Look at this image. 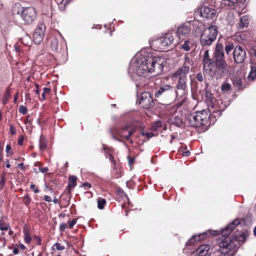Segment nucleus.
<instances>
[{
	"label": "nucleus",
	"mask_w": 256,
	"mask_h": 256,
	"mask_svg": "<svg viewBox=\"0 0 256 256\" xmlns=\"http://www.w3.org/2000/svg\"><path fill=\"white\" fill-rule=\"evenodd\" d=\"M192 46V44L188 40L184 41V43L180 46V48L185 51H189Z\"/></svg>",
	"instance_id": "nucleus-25"
},
{
	"label": "nucleus",
	"mask_w": 256,
	"mask_h": 256,
	"mask_svg": "<svg viewBox=\"0 0 256 256\" xmlns=\"http://www.w3.org/2000/svg\"><path fill=\"white\" fill-rule=\"evenodd\" d=\"M109 151H110V150L108 152H106L108 153V158L112 162H114V164H115V161L114 160V156L110 153L108 152H109Z\"/></svg>",
	"instance_id": "nucleus-40"
},
{
	"label": "nucleus",
	"mask_w": 256,
	"mask_h": 256,
	"mask_svg": "<svg viewBox=\"0 0 256 256\" xmlns=\"http://www.w3.org/2000/svg\"><path fill=\"white\" fill-rule=\"evenodd\" d=\"M44 200L48 202H52V198L50 196H45L44 197Z\"/></svg>",
	"instance_id": "nucleus-48"
},
{
	"label": "nucleus",
	"mask_w": 256,
	"mask_h": 256,
	"mask_svg": "<svg viewBox=\"0 0 256 256\" xmlns=\"http://www.w3.org/2000/svg\"><path fill=\"white\" fill-rule=\"evenodd\" d=\"M202 63L204 70L210 74L222 78L230 73V66L224 59V46L222 44L216 45L212 59L210 58L208 50L204 51Z\"/></svg>",
	"instance_id": "nucleus-1"
},
{
	"label": "nucleus",
	"mask_w": 256,
	"mask_h": 256,
	"mask_svg": "<svg viewBox=\"0 0 256 256\" xmlns=\"http://www.w3.org/2000/svg\"><path fill=\"white\" fill-rule=\"evenodd\" d=\"M142 136H146L148 138H152L154 136V134L152 132H142Z\"/></svg>",
	"instance_id": "nucleus-41"
},
{
	"label": "nucleus",
	"mask_w": 256,
	"mask_h": 256,
	"mask_svg": "<svg viewBox=\"0 0 256 256\" xmlns=\"http://www.w3.org/2000/svg\"><path fill=\"white\" fill-rule=\"evenodd\" d=\"M190 154V152L188 150L183 152L182 155L184 156H188Z\"/></svg>",
	"instance_id": "nucleus-55"
},
{
	"label": "nucleus",
	"mask_w": 256,
	"mask_h": 256,
	"mask_svg": "<svg viewBox=\"0 0 256 256\" xmlns=\"http://www.w3.org/2000/svg\"><path fill=\"white\" fill-rule=\"evenodd\" d=\"M10 165L9 162H8L6 164V167L8 168H10Z\"/></svg>",
	"instance_id": "nucleus-63"
},
{
	"label": "nucleus",
	"mask_w": 256,
	"mask_h": 256,
	"mask_svg": "<svg viewBox=\"0 0 256 256\" xmlns=\"http://www.w3.org/2000/svg\"><path fill=\"white\" fill-rule=\"evenodd\" d=\"M161 122H156V123L154 124V130H157L158 128H160L161 127Z\"/></svg>",
	"instance_id": "nucleus-42"
},
{
	"label": "nucleus",
	"mask_w": 256,
	"mask_h": 256,
	"mask_svg": "<svg viewBox=\"0 0 256 256\" xmlns=\"http://www.w3.org/2000/svg\"><path fill=\"white\" fill-rule=\"evenodd\" d=\"M74 226V225H60V229L62 231L64 230L66 228L72 229L73 228Z\"/></svg>",
	"instance_id": "nucleus-37"
},
{
	"label": "nucleus",
	"mask_w": 256,
	"mask_h": 256,
	"mask_svg": "<svg viewBox=\"0 0 256 256\" xmlns=\"http://www.w3.org/2000/svg\"><path fill=\"white\" fill-rule=\"evenodd\" d=\"M165 64L164 60L161 58L142 56L137 58L131 66L138 76L144 77L148 73H154V76L161 74Z\"/></svg>",
	"instance_id": "nucleus-2"
},
{
	"label": "nucleus",
	"mask_w": 256,
	"mask_h": 256,
	"mask_svg": "<svg viewBox=\"0 0 256 256\" xmlns=\"http://www.w3.org/2000/svg\"><path fill=\"white\" fill-rule=\"evenodd\" d=\"M5 182V178L4 176H2L0 178V184L2 186Z\"/></svg>",
	"instance_id": "nucleus-49"
},
{
	"label": "nucleus",
	"mask_w": 256,
	"mask_h": 256,
	"mask_svg": "<svg viewBox=\"0 0 256 256\" xmlns=\"http://www.w3.org/2000/svg\"><path fill=\"white\" fill-rule=\"evenodd\" d=\"M39 170L40 172L44 173V172H47L48 171V169L47 167H44V168L42 167V168H40Z\"/></svg>",
	"instance_id": "nucleus-45"
},
{
	"label": "nucleus",
	"mask_w": 256,
	"mask_h": 256,
	"mask_svg": "<svg viewBox=\"0 0 256 256\" xmlns=\"http://www.w3.org/2000/svg\"><path fill=\"white\" fill-rule=\"evenodd\" d=\"M200 14L201 16L206 19H212L216 15L214 10L206 6L200 8Z\"/></svg>",
	"instance_id": "nucleus-16"
},
{
	"label": "nucleus",
	"mask_w": 256,
	"mask_h": 256,
	"mask_svg": "<svg viewBox=\"0 0 256 256\" xmlns=\"http://www.w3.org/2000/svg\"><path fill=\"white\" fill-rule=\"evenodd\" d=\"M210 115L204 110L190 114L187 121L191 126L202 127L207 124Z\"/></svg>",
	"instance_id": "nucleus-5"
},
{
	"label": "nucleus",
	"mask_w": 256,
	"mask_h": 256,
	"mask_svg": "<svg viewBox=\"0 0 256 256\" xmlns=\"http://www.w3.org/2000/svg\"><path fill=\"white\" fill-rule=\"evenodd\" d=\"M68 192H70V189L76 185L77 178L75 176H71L68 178Z\"/></svg>",
	"instance_id": "nucleus-22"
},
{
	"label": "nucleus",
	"mask_w": 256,
	"mask_h": 256,
	"mask_svg": "<svg viewBox=\"0 0 256 256\" xmlns=\"http://www.w3.org/2000/svg\"><path fill=\"white\" fill-rule=\"evenodd\" d=\"M210 246L209 244L202 245L198 248L196 252L198 256H210Z\"/></svg>",
	"instance_id": "nucleus-18"
},
{
	"label": "nucleus",
	"mask_w": 256,
	"mask_h": 256,
	"mask_svg": "<svg viewBox=\"0 0 256 256\" xmlns=\"http://www.w3.org/2000/svg\"><path fill=\"white\" fill-rule=\"evenodd\" d=\"M23 232L25 242L29 244L31 242L32 238L35 236L33 226L30 225H24L23 228Z\"/></svg>",
	"instance_id": "nucleus-14"
},
{
	"label": "nucleus",
	"mask_w": 256,
	"mask_h": 256,
	"mask_svg": "<svg viewBox=\"0 0 256 256\" xmlns=\"http://www.w3.org/2000/svg\"><path fill=\"white\" fill-rule=\"evenodd\" d=\"M184 60L182 66L172 74V78L178 80L176 88L185 92L188 88L187 75L190 72V66L193 64V62L189 58L188 54L185 55Z\"/></svg>",
	"instance_id": "nucleus-3"
},
{
	"label": "nucleus",
	"mask_w": 256,
	"mask_h": 256,
	"mask_svg": "<svg viewBox=\"0 0 256 256\" xmlns=\"http://www.w3.org/2000/svg\"><path fill=\"white\" fill-rule=\"evenodd\" d=\"M234 45L232 43H228V44H226V46H225V48H224V50H225V51L226 52V54H230V52L232 50H234Z\"/></svg>",
	"instance_id": "nucleus-28"
},
{
	"label": "nucleus",
	"mask_w": 256,
	"mask_h": 256,
	"mask_svg": "<svg viewBox=\"0 0 256 256\" xmlns=\"http://www.w3.org/2000/svg\"><path fill=\"white\" fill-rule=\"evenodd\" d=\"M202 24H200V26H198V28L196 29H200V28L202 27ZM197 30H196V31Z\"/></svg>",
	"instance_id": "nucleus-61"
},
{
	"label": "nucleus",
	"mask_w": 256,
	"mask_h": 256,
	"mask_svg": "<svg viewBox=\"0 0 256 256\" xmlns=\"http://www.w3.org/2000/svg\"><path fill=\"white\" fill-rule=\"evenodd\" d=\"M10 228V225H0V230L2 231L8 230Z\"/></svg>",
	"instance_id": "nucleus-39"
},
{
	"label": "nucleus",
	"mask_w": 256,
	"mask_h": 256,
	"mask_svg": "<svg viewBox=\"0 0 256 256\" xmlns=\"http://www.w3.org/2000/svg\"><path fill=\"white\" fill-rule=\"evenodd\" d=\"M190 30V24H182L176 30L177 36L180 38H184L189 36Z\"/></svg>",
	"instance_id": "nucleus-15"
},
{
	"label": "nucleus",
	"mask_w": 256,
	"mask_h": 256,
	"mask_svg": "<svg viewBox=\"0 0 256 256\" xmlns=\"http://www.w3.org/2000/svg\"><path fill=\"white\" fill-rule=\"evenodd\" d=\"M18 111H19V112H20L23 114H26V112H28V110L26 108V107L24 106L23 105H20L19 106Z\"/></svg>",
	"instance_id": "nucleus-34"
},
{
	"label": "nucleus",
	"mask_w": 256,
	"mask_h": 256,
	"mask_svg": "<svg viewBox=\"0 0 256 256\" xmlns=\"http://www.w3.org/2000/svg\"><path fill=\"white\" fill-rule=\"evenodd\" d=\"M53 202H54V204H57V203H58V199H56V198H54V199L53 200Z\"/></svg>",
	"instance_id": "nucleus-62"
},
{
	"label": "nucleus",
	"mask_w": 256,
	"mask_h": 256,
	"mask_svg": "<svg viewBox=\"0 0 256 256\" xmlns=\"http://www.w3.org/2000/svg\"><path fill=\"white\" fill-rule=\"evenodd\" d=\"M21 10L18 12V14L26 24H30L34 22L37 16V12L33 7H22Z\"/></svg>",
	"instance_id": "nucleus-7"
},
{
	"label": "nucleus",
	"mask_w": 256,
	"mask_h": 256,
	"mask_svg": "<svg viewBox=\"0 0 256 256\" xmlns=\"http://www.w3.org/2000/svg\"><path fill=\"white\" fill-rule=\"evenodd\" d=\"M233 57L235 62L237 64L243 62L246 58L245 50L240 46H236L233 52Z\"/></svg>",
	"instance_id": "nucleus-12"
},
{
	"label": "nucleus",
	"mask_w": 256,
	"mask_h": 256,
	"mask_svg": "<svg viewBox=\"0 0 256 256\" xmlns=\"http://www.w3.org/2000/svg\"><path fill=\"white\" fill-rule=\"evenodd\" d=\"M18 252H19V251L17 248H14L13 249L12 252L14 254H18Z\"/></svg>",
	"instance_id": "nucleus-51"
},
{
	"label": "nucleus",
	"mask_w": 256,
	"mask_h": 256,
	"mask_svg": "<svg viewBox=\"0 0 256 256\" xmlns=\"http://www.w3.org/2000/svg\"><path fill=\"white\" fill-rule=\"evenodd\" d=\"M58 4V9L60 11H64L66 6L70 4L72 0H62L59 2L58 0H56Z\"/></svg>",
	"instance_id": "nucleus-23"
},
{
	"label": "nucleus",
	"mask_w": 256,
	"mask_h": 256,
	"mask_svg": "<svg viewBox=\"0 0 256 256\" xmlns=\"http://www.w3.org/2000/svg\"><path fill=\"white\" fill-rule=\"evenodd\" d=\"M218 28L216 26H211L205 28L202 32L200 44L203 47L210 46L216 40Z\"/></svg>",
	"instance_id": "nucleus-4"
},
{
	"label": "nucleus",
	"mask_w": 256,
	"mask_h": 256,
	"mask_svg": "<svg viewBox=\"0 0 256 256\" xmlns=\"http://www.w3.org/2000/svg\"><path fill=\"white\" fill-rule=\"evenodd\" d=\"M174 39L172 34L168 33L156 40L154 42V44L160 50H164L166 46H170L172 48L174 46V44H173Z\"/></svg>",
	"instance_id": "nucleus-8"
},
{
	"label": "nucleus",
	"mask_w": 256,
	"mask_h": 256,
	"mask_svg": "<svg viewBox=\"0 0 256 256\" xmlns=\"http://www.w3.org/2000/svg\"><path fill=\"white\" fill-rule=\"evenodd\" d=\"M54 246L56 250H64L65 248V247L64 246H61L60 244L58 242L56 243Z\"/></svg>",
	"instance_id": "nucleus-36"
},
{
	"label": "nucleus",
	"mask_w": 256,
	"mask_h": 256,
	"mask_svg": "<svg viewBox=\"0 0 256 256\" xmlns=\"http://www.w3.org/2000/svg\"><path fill=\"white\" fill-rule=\"evenodd\" d=\"M106 203V200L105 199L99 198L98 199V207L99 209L102 210L103 209L104 205Z\"/></svg>",
	"instance_id": "nucleus-27"
},
{
	"label": "nucleus",
	"mask_w": 256,
	"mask_h": 256,
	"mask_svg": "<svg viewBox=\"0 0 256 256\" xmlns=\"http://www.w3.org/2000/svg\"><path fill=\"white\" fill-rule=\"evenodd\" d=\"M76 219H73L70 224H75L76 222Z\"/></svg>",
	"instance_id": "nucleus-59"
},
{
	"label": "nucleus",
	"mask_w": 256,
	"mask_h": 256,
	"mask_svg": "<svg viewBox=\"0 0 256 256\" xmlns=\"http://www.w3.org/2000/svg\"><path fill=\"white\" fill-rule=\"evenodd\" d=\"M110 132L112 138L116 140L121 142L119 138H124L131 143L133 142L130 136L134 132V130H128L127 128L118 129L114 127L110 129Z\"/></svg>",
	"instance_id": "nucleus-6"
},
{
	"label": "nucleus",
	"mask_w": 256,
	"mask_h": 256,
	"mask_svg": "<svg viewBox=\"0 0 256 256\" xmlns=\"http://www.w3.org/2000/svg\"><path fill=\"white\" fill-rule=\"evenodd\" d=\"M236 226L237 225H226L224 228L221 230V234L224 236L226 237L236 228Z\"/></svg>",
	"instance_id": "nucleus-21"
},
{
	"label": "nucleus",
	"mask_w": 256,
	"mask_h": 256,
	"mask_svg": "<svg viewBox=\"0 0 256 256\" xmlns=\"http://www.w3.org/2000/svg\"><path fill=\"white\" fill-rule=\"evenodd\" d=\"M18 168H20V169H24V164L23 163L18 164Z\"/></svg>",
	"instance_id": "nucleus-57"
},
{
	"label": "nucleus",
	"mask_w": 256,
	"mask_h": 256,
	"mask_svg": "<svg viewBox=\"0 0 256 256\" xmlns=\"http://www.w3.org/2000/svg\"><path fill=\"white\" fill-rule=\"evenodd\" d=\"M45 94H44V92H43L42 94V100H45L46 99Z\"/></svg>",
	"instance_id": "nucleus-60"
},
{
	"label": "nucleus",
	"mask_w": 256,
	"mask_h": 256,
	"mask_svg": "<svg viewBox=\"0 0 256 256\" xmlns=\"http://www.w3.org/2000/svg\"><path fill=\"white\" fill-rule=\"evenodd\" d=\"M34 240L38 245H41V239L36 235L34 236Z\"/></svg>",
	"instance_id": "nucleus-38"
},
{
	"label": "nucleus",
	"mask_w": 256,
	"mask_h": 256,
	"mask_svg": "<svg viewBox=\"0 0 256 256\" xmlns=\"http://www.w3.org/2000/svg\"><path fill=\"white\" fill-rule=\"evenodd\" d=\"M196 78L200 82H202L203 80V76L201 72L198 74L196 76Z\"/></svg>",
	"instance_id": "nucleus-44"
},
{
	"label": "nucleus",
	"mask_w": 256,
	"mask_h": 256,
	"mask_svg": "<svg viewBox=\"0 0 256 256\" xmlns=\"http://www.w3.org/2000/svg\"><path fill=\"white\" fill-rule=\"evenodd\" d=\"M34 85L36 88V90H34L35 91L36 93L38 95H39L40 93H39V91H38V86L36 83H35Z\"/></svg>",
	"instance_id": "nucleus-50"
},
{
	"label": "nucleus",
	"mask_w": 256,
	"mask_h": 256,
	"mask_svg": "<svg viewBox=\"0 0 256 256\" xmlns=\"http://www.w3.org/2000/svg\"><path fill=\"white\" fill-rule=\"evenodd\" d=\"M221 89L223 92H226L229 91L231 89V86L228 83H227V82L224 83L222 86Z\"/></svg>",
	"instance_id": "nucleus-29"
},
{
	"label": "nucleus",
	"mask_w": 256,
	"mask_h": 256,
	"mask_svg": "<svg viewBox=\"0 0 256 256\" xmlns=\"http://www.w3.org/2000/svg\"><path fill=\"white\" fill-rule=\"evenodd\" d=\"M66 46V42L62 38H60L59 40L58 38H54L51 42L50 47L54 51L61 52L64 50Z\"/></svg>",
	"instance_id": "nucleus-13"
},
{
	"label": "nucleus",
	"mask_w": 256,
	"mask_h": 256,
	"mask_svg": "<svg viewBox=\"0 0 256 256\" xmlns=\"http://www.w3.org/2000/svg\"><path fill=\"white\" fill-rule=\"evenodd\" d=\"M51 90L50 88H44L43 89V92L44 94H50Z\"/></svg>",
	"instance_id": "nucleus-47"
},
{
	"label": "nucleus",
	"mask_w": 256,
	"mask_h": 256,
	"mask_svg": "<svg viewBox=\"0 0 256 256\" xmlns=\"http://www.w3.org/2000/svg\"><path fill=\"white\" fill-rule=\"evenodd\" d=\"M10 132L12 135H14L16 134V130L12 125L10 126Z\"/></svg>",
	"instance_id": "nucleus-46"
},
{
	"label": "nucleus",
	"mask_w": 256,
	"mask_h": 256,
	"mask_svg": "<svg viewBox=\"0 0 256 256\" xmlns=\"http://www.w3.org/2000/svg\"><path fill=\"white\" fill-rule=\"evenodd\" d=\"M30 188L34 190V193H38L39 190L38 188H36V186L34 184H31Z\"/></svg>",
	"instance_id": "nucleus-43"
},
{
	"label": "nucleus",
	"mask_w": 256,
	"mask_h": 256,
	"mask_svg": "<svg viewBox=\"0 0 256 256\" xmlns=\"http://www.w3.org/2000/svg\"><path fill=\"white\" fill-rule=\"evenodd\" d=\"M82 185L84 186H86L87 188H90L91 187V184L89 182H85V183H83L82 184Z\"/></svg>",
	"instance_id": "nucleus-53"
},
{
	"label": "nucleus",
	"mask_w": 256,
	"mask_h": 256,
	"mask_svg": "<svg viewBox=\"0 0 256 256\" xmlns=\"http://www.w3.org/2000/svg\"><path fill=\"white\" fill-rule=\"evenodd\" d=\"M46 26L42 22L39 24L35 29L33 35L34 42L36 44H40L43 40L46 31Z\"/></svg>",
	"instance_id": "nucleus-10"
},
{
	"label": "nucleus",
	"mask_w": 256,
	"mask_h": 256,
	"mask_svg": "<svg viewBox=\"0 0 256 256\" xmlns=\"http://www.w3.org/2000/svg\"><path fill=\"white\" fill-rule=\"evenodd\" d=\"M218 251L224 255L229 253L234 248V244L229 239L224 238L218 243Z\"/></svg>",
	"instance_id": "nucleus-11"
},
{
	"label": "nucleus",
	"mask_w": 256,
	"mask_h": 256,
	"mask_svg": "<svg viewBox=\"0 0 256 256\" xmlns=\"http://www.w3.org/2000/svg\"><path fill=\"white\" fill-rule=\"evenodd\" d=\"M172 88L170 86L166 85L162 87H160L158 90L155 92V96L160 98L162 96H166L170 92H172Z\"/></svg>",
	"instance_id": "nucleus-17"
},
{
	"label": "nucleus",
	"mask_w": 256,
	"mask_h": 256,
	"mask_svg": "<svg viewBox=\"0 0 256 256\" xmlns=\"http://www.w3.org/2000/svg\"><path fill=\"white\" fill-rule=\"evenodd\" d=\"M8 230V234L10 236L12 235L13 234H14V232L12 230H10V228L9 230Z\"/></svg>",
	"instance_id": "nucleus-58"
},
{
	"label": "nucleus",
	"mask_w": 256,
	"mask_h": 256,
	"mask_svg": "<svg viewBox=\"0 0 256 256\" xmlns=\"http://www.w3.org/2000/svg\"><path fill=\"white\" fill-rule=\"evenodd\" d=\"M10 150H11V146L9 144H7L6 146V152L7 153H8Z\"/></svg>",
	"instance_id": "nucleus-54"
},
{
	"label": "nucleus",
	"mask_w": 256,
	"mask_h": 256,
	"mask_svg": "<svg viewBox=\"0 0 256 256\" xmlns=\"http://www.w3.org/2000/svg\"><path fill=\"white\" fill-rule=\"evenodd\" d=\"M251 70L248 76V78L252 80H254L256 78V66H250Z\"/></svg>",
	"instance_id": "nucleus-26"
},
{
	"label": "nucleus",
	"mask_w": 256,
	"mask_h": 256,
	"mask_svg": "<svg viewBox=\"0 0 256 256\" xmlns=\"http://www.w3.org/2000/svg\"><path fill=\"white\" fill-rule=\"evenodd\" d=\"M246 240V235L244 233H242L240 236H238V240L240 242H244Z\"/></svg>",
	"instance_id": "nucleus-35"
},
{
	"label": "nucleus",
	"mask_w": 256,
	"mask_h": 256,
	"mask_svg": "<svg viewBox=\"0 0 256 256\" xmlns=\"http://www.w3.org/2000/svg\"><path fill=\"white\" fill-rule=\"evenodd\" d=\"M174 123L177 126L180 127L182 125L183 122L180 118L176 117L174 119Z\"/></svg>",
	"instance_id": "nucleus-31"
},
{
	"label": "nucleus",
	"mask_w": 256,
	"mask_h": 256,
	"mask_svg": "<svg viewBox=\"0 0 256 256\" xmlns=\"http://www.w3.org/2000/svg\"><path fill=\"white\" fill-rule=\"evenodd\" d=\"M196 237L198 242L200 241L201 240L206 238L207 234L206 233H202L198 234V235H195Z\"/></svg>",
	"instance_id": "nucleus-33"
},
{
	"label": "nucleus",
	"mask_w": 256,
	"mask_h": 256,
	"mask_svg": "<svg viewBox=\"0 0 256 256\" xmlns=\"http://www.w3.org/2000/svg\"><path fill=\"white\" fill-rule=\"evenodd\" d=\"M23 140H24V138H22V136H21L20 138V139L18 140V144L19 145L21 146L22 144Z\"/></svg>",
	"instance_id": "nucleus-52"
},
{
	"label": "nucleus",
	"mask_w": 256,
	"mask_h": 256,
	"mask_svg": "<svg viewBox=\"0 0 256 256\" xmlns=\"http://www.w3.org/2000/svg\"><path fill=\"white\" fill-rule=\"evenodd\" d=\"M138 104L145 109H148L153 106L154 101L151 94L149 92H143L138 100Z\"/></svg>",
	"instance_id": "nucleus-9"
},
{
	"label": "nucleus",
	"mask_w": 256,
	"mask_h": 256,
	"mask_svg": "<svg viewBox=\"0 0 256 256\" xmlns=\"http://www.w3.org/2000/svg\"><path fill=\"white\" fill-rule=\"evenodd\" d=\"M196 242H198L196 237L194 235L188 242H186V246H192Z\"/></svg>",
	"instance_id": "nucleus-30"
},
{
	"label": "nucleus",
	"mask_w": 256,
	"mask_h": 256,
	"mask_svg": "<svg viewBox=\"0 0 256 256\" xmlns=\"http://www.w3.org/2000/svg\"><path fill=\"white\" fill-rule=\"evenodd\" d=\"M254 233L255 236H256V226H255L254 230Z\"/></svg>",
	"instance_id": "nucleus-64"
},
{
	"label": "nucleus",
	"mask_w": 256,
	"mask_h": 256,
	"mask_svg": "<svg viewBox=\"0 0 256 256\" xmlns=\"http://www.w3.org/2000/svg\"><path fill=\"white\" fill-rule=\"evenodd\" d=\"M19 247L20 248H21L22 250H24L26 249V246L22 244H19Z\"/></svg>",
	"instance_id": "nucleus-56"
},
{
	"label": "nucleus",
	"mask_w": 256,
	"mask_h": 256,
	"mask_svg": "<svg viewBox=\"0 0 256 256\" xmlns=\"http://www.w3.org/2000/svg\"><path fill=\"white\" fill-rule=\"evenodd\" d=\"M222 4L225 6L234 8L238 6V0H222Z\"/></svg>",
	"instance_id": "nucleus-24"
},
{
	"label": "nucleus",
	"mask_w": 256,
	"mask_h": 256,
	"mask_svg": "<svg viewBox=\"0 0 256 256\" xmlns=\"http://www.w3.org/2000/svg\"><path fill=\"white\" fill-rule=\"evenodd\" d=\"M250 23L249 16L244 15L240 17V22H238V28L240 30H242L244 27L248 26Z\"/></svg>",
	"instance_id": "nucleus-20"
},
{
	"label": "nucleus",
	"mask_w": 256,
	"mask_h": 256,
	"mask_svg": "<svg viewBox=\"0 0 256 256\" xmlns=\"http://www.w3.org/2000/svg\"><path fill=\"white\" fill-rule=\"evenodd\" d=\"M46 148V144L45 142L40 138V148L42 151L44 150Z\"/></svg>",
	"instance_id": "nucleus-32"
},
{
	"label": "nucleus",
	"mask_w": 256,
	"mask_h": 256,
	"mask_svg": "<svg viewBox=\"0 0 256 256\" xmlns=\"http://www.w3.org/2000/svg\"><path fill=\"white\" fill-rule=\"evenodd\" d=\"M252 222L250 215H248L242 218H236L230 224H248Z\"/></svg>",
	"instance_id": "nucleus-19"
}]
</instances>
